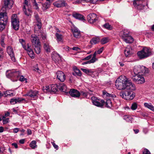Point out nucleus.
<instances>
[{"label": "nucleus", "mask_w": 154, "mask_h": 154, "mask_svg": "<svg viewBox=\"0 0 154 154\" xmlns=\"http://www.w3.org/2000/svg\"><path fill=\"white\" fill-rule=\"evenodd\" d=\"M64 48L66 51H69V48L67 46L64 47Z\"/></svg>", "instance_id": "nucleus-64"}, {"label": "nucleus", "mask_w": 154, "mask_h": 154, "mask_svg": "<svg viewBox=\"0 0 154 154\" xmlns=\"http://www.w3.org/2000/svg\"><path fill=\"white\" fill-rule=\"evenodd\" d=\"M50 2H45L42 4V9L44 11L46 10L50 7Z\"/></svg>", "instance_id": "nucleus-28"}, {"label": "nucleus", "mask_w": 154, "mask_h": 154, "mask_svg": "<svg viewBox=\"0 0 154 154\" xmlns=\"http://www.w3.org/2000/svg\"><path fill=\"white\" fill-rule=\"evenodd\" d=\"M53 60L55 62H58L60 59V55L58 54H56L55 55H54L52 56Z\"/></svg>", "instance_id": "nucleus-33"}, {"label": "nucleus", "mask_w": 154, "mask_h": 154, "mask_svg": "<svg viewBox=\"0 0 154 154\" xmlns=\"http://www.w3.org/2000/svg\"><path fill=\"white\" fill-rule=\"evenodd\" d=\"M73 69L74 72L72 73L73 75L75 76H82V74L81 71L76 67H74Z\"/></svg>", "instance_id": "nucleus-24"}, {"label": "nucleus", "mask_w": 154, "mask_h": 154, "mask_svg": "<svg viewBox=\"0 0 154 154\" xmlns=\"http://www.w3.org/2000/svg\"><path fill=\"white\" fill-rule=\"evenodd\" d=\"M103 95H105L106 96L110 97H114V95L108 93L105 91H103Z\"/></svg>", "instance_id": "nucleus-38"}, {"label": "nucleus", "mask_w": 154, "mask_h": 154, "mask_svg": "<svg viewBox=\"0 0 154 154\" xmlns=\"http://www.w3.org/2000/svg\"><path fill=\"white\" fill-rule=\"evenodd\" d=\"M123 119L125 120L127 122H132L133 118L131 116L125 115L124 116Z\"/></svg>", "instance_id": "nucleus-32"}, {"label": "nucleus", "mask_w": 154, "mask_h": 154, "mask_svg": "<svg viewBox=\"0 0 154 154\" xmlns=\"http://www.w3.org/2000/svg\"><path fill=\"white\" fill-rule=\"evenodd\" d=\"M8 91H6L5 92H3V93H2V94L3 95V96H7L8 95L11 96V94H8Z\"/></svg>", "instance_id": "nucleus-54"}, {"label": "nucleus", "mask_w": 154, "mask_h": 154, "mask_svg": "<svg viewBox=\"0 0 154 154\" xmlns=\"http://www.w3.org/2000/svg\"><path fill=\"white\" fill-rule=\"evenodd\" d=\"M70 49H72L74 51H78L79 50H80V49L78 48L77 47H74L72 48H70Z\"/></svg>", "instance_id": "nucleus-59"}, {"label": "nucleus", "mask_w": 154, "mask_h": 154, "mask_svg": "<svg viewBox=\"0 0 154 154\" xmlns=\"http://www.w3.org/2000/svg\"><path fill=\"white\" fill-rule=\"evenodd\" d=\"M73 17L76 19H79L82 21H85V17L83 15L79 13L73 14L72 15Z\"/></svg>", "instance_id": "nucleus-22"}, {"label": "nucleus", "mask_w": 154, "mask_h": 154, "mask_svg": "<svg viewBox=\"0 0 154 154\" xmlns=\"http://www.w3.org/2000/svg\"><path fill=\"white\" fill-rule=\"evenodd\" d=\"M34 70H35V71L37 72L38 73H40V72H41V71L39 69V68L38 67L35 68V69H34Z\"/></svg>", "instance_id": "nucleus-60"}, {"label": "nucleus", "mask_w": 154, "mask_h": 154, "mask_svg": "<svg viewBox=\"0 0 154 154\" xmlns=\"http://www.w3.org/2000/svg\"><path fill=\"white\" fill-rule=\"evenodd\" d=\"M31 40L35 53L38 54L41 52V45L39 39L37 36L32 34L31 35Z\"/></svg>", "instance_id": "nucleus-3"}, {"label": "nucleus", "mask_w": 154, "mask_h": 154, "mask_svg": "<svg viewBox=\"0 0 154 154\" xmlns=\"http://www.w3.org/2000/svg\"><path fill=\"white\" fill-rule=\"evenodd\" d=\"M97 53V52L96 51L94 52L93 55H92V57L91 60L94 63L97 60V59L96 58V55Z\"/></svg>", "instance_id": "nucleus-42"}, {"label": "nucleus", "mask_w": 154, "mask_h": 154, "mask_svg": "<svg viewBox=\"0 0 154 154\" xmlns=\"http://www.w3.org/2000/svg\"><path fill=\"white\" fill-rule=\"evenodd\" d=\"M87 19L90 23L93 24L96 23L98 20V17L96 14L91 13L88 15Z\"/></svg>", "instance_id": "nucleus-10"}, {"label": "nucleus", "mask_w": 154, "mask_h": 154, "mask_svg": "<svg viewBox=\"0 0 154 154\" xmlns=\"http://www.w3.org/2000/svg\"><path fill=\"white\" fill-rule=\"evenodd\" d=\"M88 94L89 93L88 92H84L83 91H81V93H80V94L83 95V96L86 97L88 96Z\"/></svg>", "instance_id": "nucleus-51"}, {"label": "nucleus", "mask_w": 154, "mask_h": 154, "mask_svg": "<svg viewBox=\"0 0 154 154\" xmlns=\"http://www.w3.org/2000/svg\"><path fill=\"white\" fill-rule=\"evenodd\" d=\"M50 86H46L45 87H43V90L44 92L46 93L50 92Z\"/></svg>", "instance_id": "nucleus-36"}, {"label": "nucleus", "mask_w": 154, "mask_h": 154, "mask_svg": "<svg viewBox=\"0 0 154 154\" xmlns=\"http://www.w3.org/2000/svg\"><path fill=\"white\" fill-rule=\"evenodd\" d=\"M50 93L54 94L58 91V85L56 84H52L50 86Z\"/></svg>", "instance_id": "nucleus-21"}, {"label": "nucleus", "mask_w": 154, "mask_h": 154, "mask_svg": "<svg viewBox=\"0 0 154 154\" xmlns=\"http://www.w3.org/2000/svg\"><path fill=\"white\" fill-rule=\"evenodd\" d=\"M56 36L57 38V39L58 41H61L62 39V35L59 34L58 33H56Z\"/></svg>", "instance_id": "nucleus-46"}, {"label": "nucleus", "mask_w": 154, "mask_h": 154, "mask_svg": "<svg viewBox=\"0 0 154 154\" xmlns=\"http://www.w3.org/2000/svg\"><path fill=\"white\" fill-rule=\"evenodd\" d=\"M103 48L102 47L100 48L97 51V53L98 54H100V53H101L102 51H103Z\"/></svg>", "instance_id": "nucleus-57"}, {"label": "nucleus", "mask_w": 154, "mask_h": 154, "mask_svg": "<svg viewBox=\"0 0 154 154\" xmlns=\"http://www.w3.org/2000/svg\"><path fill=\"white\" fill-rule=\"evenodd\" d=\"M94 63L91 60H89L83 63L82 64L84 65V64H90L91 63Z\"/></svg>", "instance_id": "nucleus-55"}, {"label": "nucleus", "mask_w": 154, "mask_h": 154, "mask_svg": "<svg viewBox=\"0 0 154 154\" xmlns=\"http://www.w3.org/2000/svg\"><path fill=\"white\" fill-rule=\"evenodd\" d=\"M104 27L109 30L111 29V26L109 25V23H106L104 25Z\"/></svg>", "instance_id": "nucleus-47"}, {"label": "nucleus", "mask_w": 154, "mask_h": 154, "mask_svg": "<svg viewBox=\"0 0 154 154\" xmlns=\"http://www.w3.org/2000/svg\"><path fill=\"white\" fill-rule=\"evenodd\" d=\"M7 51L8 54L10 56L12 60L13 61L15 62V58L13 50L12 47L11 46H8L7 48Z\"/></svg>", "instance_id": "nucleus-15"}, {"label": "nucleus", "mask_w": 154, "mask_h": 154, "mask_svg": "<svg viewBox=\"0 0 154 154\" xmlns=\"http://www.w3.org/2000/svg\"><path fill=\"white\" fill-rule=\"evenodd\" d=\"M81 69L84 72L88 75L91 76L92 77H94L96 75H97L98 73L96 71H93L91 69H87L82 68Z\"/></svg>", "instance_id": "nucleus-13"}, {"label": "nucleus", "mask_w": 154, "mask_h": 154, "mask_svg": "<svg viewBox=\"0 0 154 154\" xmlns=\"http://www.w3.org/2000/svg\"><path fill=\"white\" fill-rule=\"evenodd\" d=\"M109 41L108 38H103L100 41V42L102 44H104Z\"/></svg>", "instance_id": "nucleus-37"}, {"label": "nucleus", "mask_w": 154, "mask_h": 154, "mask_svg": "<svg viewBox=\"0 0 154 154\" xmlns=\"http://www.w3.org/2000/svg\"><path fill=\"white\" fill-rule=\"evenodd\" d=\"M141 75V74H137V75L134 74V75H133L132 77V79L134 81L136 82L137 80L139 79V77H140L141 75Z\"/></svg>", "instance_id": "nucleus-34"}, {"label": "nucleus", "mask_w": 154, "mask_h": 154, "mask_svg": "<svg viewBox=\"0 0 154 154\" xmlns=\"http://www.w3.org/2000/svg\"><path fill=\"white\" fill-rule=\"evenodd\" d=\"M13 2L12 0H4V6L1 9L0 17L5 18V16L8 17L6 12V8L10 9L12 6Z\"/></svg>", "instance_id": "nucleus-5"}, {"label": "nucleus", "mask_w": 154, "mask_h": 154, "mask_svg": "<svg viewBox=\"0 0 154 154\" xmlns=\"http://www.w3.org/2000/svg\"><path fill=\"white\" fill-rule=\"evenodd\" d=\"M19 41L20 42L23 48L24 49H26V46L25 45V42L24 40L22 39H20Z\"/></svg>", "instance_id": "nucleus-41"}, {"label": "nucleus", "mask_w": 154, "mask_h": 154, "mask_svg": "<svg viewBox=\"0 0 154 154\" xmlns=\"http://www.w3.org/2000/svg\"><path fill=\"white\" fill-rule=\"evenodd\" d=\"M35 18L37 21V22H38L40 21V19L39 18V16L38 15L36 14L35 16Z\"/></svg>", "instance_id": "nucleus-61"}, {"label": "nucleus", "mask_w": 154, "mask_h": 154, "mask_svg": "<svg viewBox=\"0 0 154 154\" xmlns=\"http://www.w3.org/2000/svg\"><path fill=\"white\" fill-rule=\"evenodd\" d=\"M23 8L24 13L26 16H29L31 15L30 13L31 12V10L29 9L28 8L27 11L26 8H25V5L23 6Z\"/></svg>", "instance_id": "nucleus-31"}, {"label": "nucleus", "mask_w": 154, "mask_h": 154, "mask_svg": "<svg viewBox=\"0 0 154 154\" xmlns=\"http://www.w3.org/2000/svg\"><path fill=\"white\" fill-rule=\"evenodd\" d=\"M137 107V105L136 103H132L131 107V108L132 110L136 109Z\"/></svg>", "instance_id": "nucleus-40"}, {"label": "nucleus", "mask_w": 154, "mask_h": 154, "mask_svg": "<svg viewBox=\"0 0 154 154\" xmlns=\"http://www.w3.org/2000/svg\"><path fill=\"white\" fill-rule=\"evenodd\" d=\"M151 49L146 47H144L143 49L137 52V55L140 59L146 58L153 54Z\"/></svg>", "instance_id": "nucleus-4"}, {"label": "nucleus", "mask_w": 154, "mask_h": 154, "mask_svg": "<svg viewBox=\"0 0 154 154\" xmlns=\"http://www.w3.org/2000/svg\"><path fill=\"white\" fill-rule=\"evenodd\" d=\"M129 35V32L127 30H124L121 31L120 33V35L122 37L123 40L124 38Z\"/></svg>", "instance_id": "nucleus-23"}, {"label": "nucleus", "mask_w": 154, "mask_h": 154, "mask_svg": "<svg viewBox=\"0 0 154 154\" xmlns=\"http://www.w3.org/2000/svg\"><path fill=\"white\" fill-rule=\"evenodd\" d=\"M5 38V37L4 35L2 36L1 37L0 39V43L3 47H5V44L4 42V40Z\"/></svg>", "instance_id": "nucleus-45"}, {"label": "nucleus", "mask_w": 154, "mask_h": 154, "mask_svg": "<svg viewBox=\"0 0 154 154\" xmlns=\"http://www.w3.org/2000/svg\"><path fill=\"white\" fill-rule=\"evenodd\" d=\"M68 93L71 96L74 97H79L80 95L79 92L77 90L74 89H71L69 91H68Z\"/></svg>", "instance_id": "nucleus-18"}, {"label": "nucleus", "mask_w": 154, "mask_h": 154, "mask_svg": "<svg viewBox=\"0 0 154 154\" xmlns=\"http://www.w3.org/2000/svg\"><path fill=\"white\" fill-rule=\"evenodd\" d=\"M24 100V99L23 98H14L11 99L10 102L11 104H15L17 103H20Z\"/></svg>", "instance_id": "nucleus-19"}, {"label": "nucleus", "mask_w": 154, "mask_h": 154, "mask_svg": "<svg viewBox=\"0 0 154 154\" xmlns=\"http://www.w3.org/2000/svg\"><path fill=\"white\" fill-rule=\"evenodd\" d=\"M100 41V39L98 37L94 38L91 40L90 42L91 44H95Z\"/></svg>", "instance_id": "nucleus-27"}, {"label": "nucleus", "mask_w": 154, "mask_h": 154, "mask_svg": "<svg viewBox=\"0 0 154 154\" xmlns=\"http://www.w3.org/2000/svg\"><path fill=\"white\" fill-rule=\"evenodd\" d=\"M141 75L139 77V79L137 80L136 83L138 84H141L144 83L145 82L144 78Z\"/></svg>", "instance_id": "nucleus-30"}, {"label": "nucleus", "mask_w": 154, "mask_h": 154, "mask_svg": "<svg viewBox=\"0 0 154 154\" xmlns=\"http://www.w3.org/2000/svg\"><path fill=\"white\" fill-rule=\"evenodd\" d=\"M51 143L53 145L54 147L56 149H57V150L58 149V146L55 144L54 142V141L51 142Z\"/></svg>", "instance_id": "nucleus-56"}, {"label": "nucleus", "mask_w": 154, "mask_h": 154, "mask_svg": "<svg viewBox=\"0 0 154 154\" xmlns=\"http://www.w3.org/2000/svg\"><path fill=\"white\" fill-rule=\"evenodd\" d=\"M144 106L145 107L154 111V107L150 103H144Z\"/></svg>", "instance_id": "nucleus-29"}, {"label": "nucleus", "mask_w": 154, "mask_h": 154, "mask_svg": "<svg viewBox=\"0 0 154 154\" xmlns=\"http://www.w3.org/2000/svg\"><path fill=\"white\" fill-rule=\"evenodd\" d=\"M27 45H28L26 47V49H25V50L27 51V53L33 51L32 49L30 48V47L29 46V45L28 44Z\"/></svg>", "instance_id": "nucleus-53"}, {"label": "nucleus", "mask_w": 154, "mask_h": 154, "mask_svg": "<svg viewBox=\"0 0 154 154\" xmlns=\"http://www.w3.org/2000/svg\"><path fill=\"white\" fill-rule=\"evenodd\" d=\"M123 40L127 43H132L134 41L133 38L129 35Z\"/></svg>", "instance_id": "nucleus-25"}, {"label": "nucleus", "mask_w": 154, "mask_h": 154, "mask_svg": "<svg viewBox=\"0 0 154 154\" xmlns=\"http://www.w3.org/2000/svg\"><path fill=\"white\" fill-rule=\"evenodd\" d=\"M19 131V128H15L13 129V132L14 133H17Z\"/></svg>", "instance_id": "nucleus-63"}, {"label": "nucleus", "mask_w": 154, "mask_h": 154, "mask_svg": "<svg viewBox=\"0 0 154 154\" xmlns=\"http://www.w3.org/2000/svg\"><path fill=\"white\" fill-rule=\"evenodd\" d=\"M92 56V54H90L87 57H85V58H83L82 59L83 60H89L90 59Z\"/></svg>", "instance_id": "nucleus-49"}, {"label": "nucleus", "mask_w": 154, "mask_h": 154, "mask_svg": "<svg viewBox=\"0 0 154 154\" xmlns=\"http://www.w3.org/2000/svg\"><path fill=\"white\" fill-rule=\"evenodd\" d=\"M53 5L57 8H61L66 6L67 4L65 1L63 0L56 1L53 3Z\"/></svg>", "instance_id": "nucleus-16"}, {"label": "nucleus", "mask_w": 154, "mask_h": 154, "mask_svg": "<svg viewBox=\"0 0 154 154\" xmlns=\"http://www.w3.org/2000/svg\"><path fill=\"white\" fill-rule=\"evenodd\" d=\"M26 95L30 97L34 100H35L38 98V91H37L30 90L26 94Z\"/></svg>", "instance_id": "nucleus-12"}, {"label": "nucleus", "mask_w": 154, "mask_h": 154, "mask_svg": "<svg viewBox=\"0 0 154 154\" xmlns=\"http://www.w3.org/2000/svg\"><path fill=\"white\" fill-rule=\"evenodd\" d=\"M5 18L0 17V30H2L5 27L8 20V17L5 16Z\"/></svg>", "instance_id": "nucleus-14"}, {"label": "nucleus", "mask_w": 154, "mask_h": 154, "mask_svg": "<svg viewBox=\"0 0 154 154\" xmlns=\"http://www.w3.org/2000/svg\"><path fill=\"white\" fill-rule=\"evenodd\" d=\"M58 89L62 92L68 94V91H67V88L66 85L63 83H60L58 85Z\"/></svg>", "instance_id": "nucleus-20"}, {"label": "nucleus", "mask_w": 154, "mask_h": 154, "mask_svg": "<svg viewBox=\"0 0 154 154\" xmlns=\"http://www.w3.org/2000/svg\"><path fill=\"white\" fill-rule=\"evenodd\" d=\"M91 99L93 104L99 107H103L105 104L106 106L108 108H111L112 106V102L109 99H107L106 102L103 100L98 99L95 97H92Z\"/></svg>", "instance_id": "nucleus-2"}, {"label": "nucleus", "mask_w": 154, "mask_h": 154, "mask_svg": "<svg viewBox=\"0 0 154 154\" xmlns=\"http://www.w3.org/2000/svg\"><path fill=\"white\" fill-rule=\"evenodd\" d=\"M57 78L61 82H64L66 79V75L63 72L58 71L56 73Z\"/></svg>", "instance_id": "nucleus-17"}, {"label": "nucleus", "mask_w": 154, "mask_h": 154, "mask_svg": "<svg viewBox=\"0 0 154 154\" xmlns=\"http://www.w3.org/2000/svg\"><path fill=\"white\" fill-rule=\"evenodd\" d=\"M19 21L16 14H13L11 17V24L13 28L16 30L19 29Z\"/></svg>", "instance_id": "nucleus-9"}, {"label": "nucleus", "mask_w": 154, "mask_h": 154, "mask_svg": "<svg viewBox=\"0 0 154 154\" xmlns=\"http://www.w3.org/2000/svg\"><path fill=\"white\" fill-rule=\"evenodd\" d=\"M71 30L75 37L76 38H80L81 36L80 31L74 26L71 27Z\"/></svg>", "instance_id": "nucleus-11"}, {"label": "nucleus", "mask_w": 154, "mask_h": 154, "mask_svg": "<svg viewBox=\"0 0 154 154\" xmlns=\"http://www.w3.org/2000/svg\"><path fill=\"white\" fill-rule=\"evenodd\" d=\"M6 75L7 77L9 78L14 79V81H16L20 75V73L19 71L7 70Z\"/></svg>", "instance_id": "nucleus-7"}, {"label": "nucleus", "mask_w": 154, "mask_h": 154, "mask_svg": "<svg viewBox=\"0 0 154 154\" xmlns=\"http://www.w3.org/2000/svg\"><path fill=\"white\" fill-rule=\"evenodd\" d=\"M29 56L32 58L34 57V54L33 51L27 53Z\"/></svg>", "instance_id": "nucleus-48"}, {"label": "nucleus", "mask_w": 154, "mask_h": 154, "mask_svg": "<svg viewBox=\"0 0 154 154\" xmlns=\"http://www.w3.org/2000/svg\"><path fill=\"white\" fill-rule=\"evenodd\" d=\"M3 121L4 124H6L8 122L9 119L8 118L5 119V118L3 117Z\"/></svg>", "instance_id": "nucleus-52"}, {"label": "nucleus", "mask_w": 154, "mask_h": 154, "mask_svg": "<svg viewBox=\"0 0 154 154\" xmlns=\"http://www.w3.org/2000/svg\"><path fill=\"white\" fill-rule=\"evenodd\" d=\"M33 4V6L35 9H38L39 8L38 6V4L36 2L35 0H33L31 1Z\"/></svg>", "instance_id": "nucleus-44"}, {"label": "nucleus", "mask_w": 154, "mask_h": 154, "mask_svg": "<svg viewBox=\"0 0 154 154\" xmlns=\"http://www.w3.org/2000/svg\"><path fill=\"white\" fill-rule=\"evenodd\" d=\"M115 85L119 90L126 89L127 90L134 91L136 89L135 85L129 80L125 76H120L116 79Z\"/></svg>", "instance_id": "nucleus-1"}, {"label": "nucleus", "mask_w": 154, "mask_h": 154, "mask_svg": "<svg viewBox=\"0 0 154 154\" xmlns=\"http://www.w3.org/2000/svg\"><path fill=\"white\" fill-rule=\"evenodd\" d=\"M143 154H151L150 152L149 151L146 149H145L143 152Z\"/></svg>", "instance_id": "nucleus-50"}, {"label": "nucleus", "mask_w": 154, "mask_h": 154, "mask_svg": "<svg viewBox=\"0 0 154 154\" xmlns=\"http://www.w3.org/2000/svg\"><path fill=\"white\" fill-rule=\"evenodd\" d=\"M13 146H14L15 148L17 149L18 148V146L17 143H13L11 144Z\"/></svg>", "instance_id": "nucleus-62"}, {"label": "nucleus", "mask_w": 154, "mask_h": 154, "mask_svg": "<svg viewBox=\"0 0 154 154\" xmlns=\"http://www.w3.org/2000/svg\"><path fill=\"white\" fill-rule=\"evenodd\" d=\"M131 51V48L129 46L127 47L124 51V53L125 56L128 57L132 53Z\"/></svg>", "instance_id": "nucleus-26"}, {"label": "nucleus", "mask_w": 154, "mask_h": 154, "mask_svg": "<svg viewBox=\"0 0 154 154\" xmlns=\"http://www.w3.org/2000/svg\"><path fill=\"white\" fill-rule=\"evenodd\" d=\"M44 48L46 52H50V50L49 45L45 44L44 46Z\"/></svg>", "instance_id": "nucleus-39"}, {"label": "nucleus", "mask_w": 154, "mask_h": 154, "mask_svg": "<svg viewBox=\"0 0 154 154\" xmlns=\"http://www.w3.org/2000/svg\"><path fill=\"white\" fill-rule=\"evenodd\" d=\"M37 23L35 26V29H40L42 27V23L40 21L37 22Z\"/></svg>", "instance_id": "nucleus-43"}, {"label": "nucleus", "mask_w": 154, "mask_h": 154, "mask_svg": "<svg viewBox=\"0 0 154 154\" xmlns=\"http://www.w3.org/2000/svg\"><path fill=\"white\" fill-rule=\"evenodd\" d=\"M36 143V142L35 140H33L30 143L29 146L32 148L34 149L37 147Z\"/></svg>", "instance_id": "nucleus-35"}, {"label": "nucleus", "mask_w": 154, "mask_h": 154, "mask_svg": "<svg viewBox=\"0 0 154 154\" xmlns=\"http://www.w3.org/2000/svg\"><path fill=\"white\" fill-rule=\"evenodd\" d=\"M26 79L23 76H21L20 77V80L21 82L24 81L26 80Z\"/></svg>", "instance_id": "nucleus-58"}, {"label": "nucleus", "mask_w": 154, "mask_h": 154, "mask_svg": "<svg viewBox=\"0 0 154 154\" xmlns=\"http://www.w3.org/2000/svg\"><path fill=\"white\" fill-rule=\"evenodd\" d=\"M119 94L121 97L127 100L133 99L135 96V93L129 91H121Z\"/></svg>", "instance_id": "nucleus-6"}, {"label": "nucleus", "mask_w": 154, "mask_h": 154, "mask_svg": "<svg viewBox=\"0 0 154 154\" xmlns=\"http://www.w3.org/2000/svg\"><path fill=\"white\" fill-rule=\"evenodd\" d=\"M133 72L134 74H141L144 75L147 73V70H146V68L143 66L139 65L135 66L133 69Z\"/></svg>", "instance_id": "nucleus-8"}]
</instances>
